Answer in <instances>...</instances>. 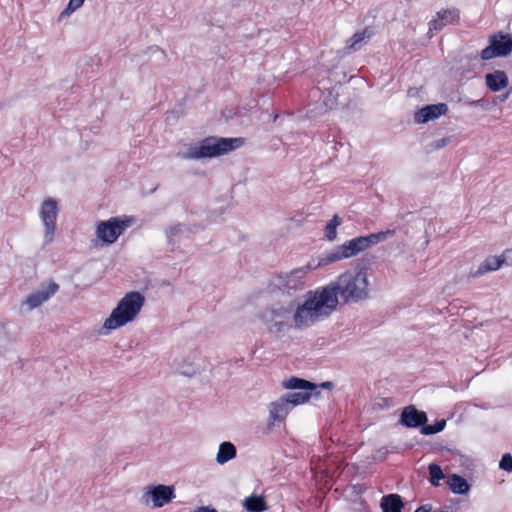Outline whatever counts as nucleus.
<instances>
[{"label": "nucleus", "mask_w": 512, "mask_h": 512, "mask_svg": "<svg viewBox=\"0 0 512 512\" xmlns=\"http://www.w3.org/2000/svg\"><path fill=\"white\" fill-rule=\"evenodd\" d=\"M444 26L441 24V21L440 19H435V20H432L429 22V31H439L443 28Z\"/></svg>", "instance_id": "nucleus-35"}, {"label": "nucleus", "mask_w": 512, "mask_h": 512, "mask_svg": "<svg viewBox=\"0 0 512 512\" xmlns=\"http://www.w3.org/2000/svg\"><path fill=\"white\" fill-rule=\"evenodd\" d=\"M258 317L266 326L267 331L277 337H283L293 327L295 329L307 328L323 320L320 310L317 308L313 291L307 293V298L303 303H299L296 299L277 302L262 310Z\"/></svg>", "instance_id": "nucleus-1"}, {"label": "nucleus", "mask_w": 512, "mask_h": 512, "mask_svg": "<svg viewBox=\"0 0 512 512\" xmlns=\"http://www.w3.org/2000/svg\"><path fill=\"white\" fill-rule=\"evenodd\" d=\"M155 52H159L161 55H164V51L160 50L159 48H155Z\"/></svg>", "instance_id": "nucleus-42"}, {"label": "nucleus", "mask_w": 512, "mask_h": 512, "mask_svg": "<svg viewBox=\"0 0 512 512\" xmlns=\"http://www.w3.org/2000/svg\"><path fill=\"white\" fill-rule=\"evenodd\" d=\"M58 213L59 208L56 199L48 197L42 202L40 217L45 227L44 245L51 243L54 239Z\"/></svg>", "instance_id": "nucleus-7"}, {"label": "nucleus", "mask_w": 512, "mask_h": 512, "mask_svg": "<svg viewBox=\"0 0 512 512\" xmlns=\"http://www.w3.org/2000/svg\"><path fill=\"white\" fill-rule=\"evenodd\" d=\"M237 450L233 443L229 441L222 442L216 455L218 464H225L236 457Z\"/></svg>", "instance_id": "nucleus-23"}, {"label": "nucleus", "mask_w": 512, "mask_h": 512, "mask_svg": "<svg viewBox=\"0 0 512 512\" xmlns=\"http://www.w3.org/2000/svg\"><path fill=\"white\" fill-rule=\"evenodd\" d=\"M468 106L470 107H478V108H481L483 110H486L488 108V101L484 98L482 99H478V100H472V101H468L466 103Z\"/></svg>", "instance_id": "nucleus-32"}, {"label": "nucleus", "mask_w": 512, "mask_h": 512, "mask_svg": "<svg viewBox=\"0 0 512 512\" xmlns=\"http://www.w3.org/2000/svg\"><path fill=\"white\" fill-rule=\"evenodd\" d=\"M448 106L445 103L428 104L414 114V121L418 124L427 123L446 114Z\"/></svg>", "instance_id": "nucleus-13"}, {"label": "nucleus", "mask_w": 512, "mask_h": 512, "mask_svg": "<svg viewBox=\"0 0 512 512\" xmlns=\"http://www.w3.org/2000/svg\"><path fill=\"white\" fill-rule=\"evenodd\" d=\"M445 426H446L445 419H438L432 425H430L426 422V424H424V426L422 427V434L426 435V436L437 434V433L443 431Z\"/></svg>", "instance_id": "nucleus-29"}, {"label": "nucleus", "mask_w": 512, "mask_h": 512, "mask_svg": "<svg viewBox=\"0 0 512 512\" xmlns=\"http://www.w3.org/2000/svg\"><path fill=\"white\" fill-rule=\"evenodd\" d=\"M317 386H318V389L319 388L331 389L333 387V383L330 381H326V382H322L320 385H317Z\"/></svg>", "instance_id": "nucleus-40"}, {"label": "nucleus", "mask_w": 512, "mask_h": 512, "mask_svg": "<svg viewBox=\"0 0 512 512\" xmlns=\"http://www.w3.org/2000/svg\"><path fill=\"white\" fill-rule=\"evenodd\" d=\"M432 510L431 504H423L419 506L414 512H430Z\"/></svg>", "instance_id": "nucleus-39"}, {"label": "nucleus", "mask_w": 512, "mask_h": 512, "mask_svg": "<svg viewBox=\"0 0 512 512\" xmlns=\"http://www.w3.org/2000/svg\"><path fill=\"white\" fill-rule=\"evenodd\" d=\"M84 1L85 0H69L66 8L61 12L59 20L65 16H69L71 13L80 8L84 4Z\"/></svg>", "instance_id": "nucleus-30"}, {"label": "nucleus", "mask_w": 512, "mask_h": 512, "mask_svg": "<svg viewBox=\"0 0 512 512\" xmlns=\"http://www.w3.org/2000/svg\"><path fill=\"white\" fill-rule=\"evenodd\" d=\"M512 52V35L502 32L489 37V45L480 52L482 60H490L496 57H506Z\"/></svg>", "instance_id": "nucleus-6"}, {"label": "nucleus", "mask_w": 512, "mask_h": 512, "mask_svg": "<svg viewBox=\"0 0 512 512\" xmlns=\"http://www.w3.org/2000/svg\"><path fill=\"white\" fill-rule=\"evenodd\" d=\"M441 24L443 26L447 24H452L454 22H457L459 20V11L457 9H446L439 11L437 13Z\"/></svg>", "instance_id": "nucleus-28"}, {"label": "nucleus", "mask_w": 512, "mask_h": 512, "mask_svg": "<svg viewBox=\"0 0 512 512\" xmlns=\"http://www.w3.org/2000/svg\"><path fill=\"white\" fill-rule=\"evenodd\" d=\"M342 224V218L337 214L333 215L324 229V236L328 241H334L337 238V228Z\"/></svg>", "instance_id": "nucleus-26"}, {"label": "nucleus", "mask_w": 512, "mask_h": 512, "mask_svg": "<svg viewBox=\"0 0 512 512\" xmlns=\"http://www.w3.org/2000/svg\"><path fill=\"white\" fill-rule=\"evenodd\" d=\"M460 73V75L462 77H467L469 78V76H467L468 73H471L472 72V68H471V65H470V62H467L466 65L464 64H461L458 69H457Z\"/></svg>", "instance_id": "nucleus-34"}, {"label": "nucleus", "mask_w": 512, "mask_h": 512, "mask_svg": "<svg viewBox=\"0 0 512 512\" xmlns=\"http://www.w3.org/2000/svg\"><path fill=\"white\" fill-rule=\"evenodd\" d=\"M313 296L324 320L336 310L338 296L344 303H357L368 297L367 274L363 269L346 271L335 282L313 291Z\"/></svg>", "instance_id": "nucleus-2"}, {"label": "nucleus", "mask_w": 512, "mask_h": 512, "mask_svg": "<svg viewBox=\"0 0 512 512\" xmlns=\"http://www.w3.org/2000/svg\"><path fill=\"white\" fill-rule=\"evenodd\" d=\"M321 395L320 391L310 392V391H300V392H291L283 395L291 409L299 404H303L308 402L311 398L318 399Z\"/></svg>", "instance_id": "nucleus-19"}, {"label": "nucleus", "mask_w": 512, "mask_h": 512, "mask_svg": "<svg viewBox=\"0 0 512 512\" xmlns=\"http://www.w3.org/2000/svg\"><path fill=\"white\" fill-rule=\"evenodd\" d=\"M500 258L505 259L504 264H512V249L506 250Z\"/></svg>", "instance_id": "nucleus-36"}, {"label": "nucleus", "mask_w": 512, "mask_h": 512, "mask_svg": "<svg viewBox=\"0 0 512 512\" xmlns=\"http://www.w3.org/2000/svg\"><path fill=\"white\" fill-rule=\"evenodd\" d=\"M59 290V285L50 281L48 284H42L41 287L28 295L23 302V306H27V310L31 311L41 306L51 296H53Z\"/></svg>", "instance_id": "nucleus-10"}, {"label": "nucleus", "mask_w": 512, "mask_h": 512, "mask_svg": "<svg viewBox=\"0 0 512 512\" xmlns=\"http://www.w3.org/2000/svg\"><path fill=\"white\" fill-rule=\"evenodd\" d=\"M373 35V32L368 28L363 29L360 32H356L348 41V48L354 51L360 49L362 43H366Z\"/></svg>", "instance_id": "nucleus-25"}, {"label": "nucleus", "mask_w": 512, "mask_h": 512, "mask_svg": "<svg viewBox=\"0 0 512 512\" xmlns=\"http://www.w3.org/2000/svg\"><path fill=\"white\" fill-rule=\"evenodd\" d=\"M175 498V489L171 485H152L148 487V490L142 496V499L146 504L149 500L152 502V507L160 508L171 502Z\"/></svg>", "instance_id": "nucleus-8"}, {"label": "nucleus", "mask_w": 512, "mask_h": 512, "mask_svg": "<svg viewBox=\"0 0 512 512\" xmlns=\"http://www.w3.org/2000/svg\"><path fill=\"white\" fill-rule=\"evenodd\" d=\"M244 143L242 137H215L209 136L194 146H189L186 152H179L177 156L181 159H203L214 158L228 154L241 147Z\"/></svg>", "instance_id": "nucleus-3"}, {"label": "nucleus", "mask_w": 512, "mask_h": 512, "mask_svg": "<svg viewBox=\"0 0 512 512\" xmlns=\"http://www.w3.org/2000/svg\"><path fill=\"white\" fill-rule=\"evenodd\" d=\"M193 512H218V511L215 508L210 507V506H201V507H198Z\"/></svg>", "instance_id": "nucleus-37"}, {"label": "nucleus", "mask_w": 512, "mask_h": 512, "mask_svg": "<svg viewBox=\"0 0 512 512\" xmlns=\"http://www.w3.org/2000/svg\"><path fill=\"white\" fill-rule=\"evenodd\" d=\"M311 267L305 266L296 268L289 273L281 274L279 275L280 280V286L287 291L288 293L291 290H300L304 287L303 278L305 277L308 270H310Z\"/></svg>", "instance_id": "nucleus-12"}, {"label": "nucleus", "mask_w": 512, "mask_h": 512, "mask_svg": "<svg viewBox=\"0 0 512 512\" xmlns=\"http://www.w3.org/2000/svg\"><path fill=\"white\" fill-rule=\"evenodd\" d=\"M485 83L489 90L498 92L506 88L509 84L507 74L502 70H494L485 75Z\"/></svg>", "instance_id": "nucleus-16"}, {"label": "nucleus", "mask_w": 512, "mask_h": 512, "mask_svg": "<svg viewBox=\"0 0 512 512\" xmlns=\"http://www.w3.org/2000/svg\"><path fill=\"white\" fill-rule=\"evenodd\" d=\"M248 512H263L267 509V503L262 496L251 495L243 503Z\"/></svg>", "instance_id": "nucleus-24"}, {"label": "nucleus", "mask_w": 512, "mask_h": 512, "mask_svg": "<svg viewBox=\"0 0 512 512\" xmlns=\"http://www.w3.org/2000/svg\"><path fill=\"white\" fill-rule=\"evenodd\" d=\"M395 234V230L387 229L385 231H380L377 233H371L366 236L355 237L356 244L358 245V249L361 252L369 249L370 247L384 242L387 239L393 237Z\"/></svg>", "instance_id": "nucleus-14"}, {"label": "nucleus", "mask_w": 512, "mask_h": 512, "mask_svg": "<svg viewBox=\"0 0 512 512\" xmlns=\"http://www.w3.org/2000/svg\"><path fill=\"white\" fill-rule=\"evenodd\" d=\"M429 482L432 486L437 487L440 485V480L445 478V474L441 466L437 463L428 465Z\"/></svg>", "instance_id": "nucleus-27"}, {"label": "nucleus", "mask_w": 512, "mask_h": 512, "mask_svg": "<svg viewBox=\"0 0 512 512\" xmlns=\"http://www.w3.org/2000/svg\"><path fill=\"white\" fill-rule=\"evenodd\" d=\"M383 512H402L404 503L398 494H388L382 497L380 503Z\"/></svg>", "instance_id": "nucleus-21"}, {"label": "nucleus", "mask_w": 512, "mask_h": 512, "mask_svg": "<svg viewBox=\"0 0 512 512\" xmlns=\"http://www.w3.org/2000/svg\"><path fill=\"white\" fill-rule=\"evenodd\" d=\"M505 262V259H501L497 256H489L487 257L477 269H471L469 272V277L477 278L488 272L498 270Z\"/></svg>", "instance_id": "nucleus-17"}, {"label": "nucleus", "mask_w": 512, "mask_h": 512, "mask_svg": "<svg viewBox=\"0 0 512 512\" xmlns=\"http://www.w3.org/2000/svg\"><path fill=\"white\" fill-rule=\"evenodd\" d=\"M510 95V92H506L504 94H501V95H498L495 99H494V103L497 104V103H500V102H504L505 100L508 99Z\"/></svg>", "instance_id": "nucleus-38"}, {"label": "nucleus", "mask_w": 512, "mask_h": 512, "mask_svg": "<svg viewBox=\"0 0 512 512\" xmlns=\"http://www.w3.org/2000/svg\"><path fill=\"white\" fill-rule=\"evenodd\" d=\"M181 373L186 376H192L196 373V370L194 368H190L182 371Z\"/></svg>", "instance_id": "nucleus-41"}, {"label": "nucleus", "mask_w": 512, "mask_h": 512, "mask_svg": "<svg viewBox=\"0 0 512 512\" xmlns=\"http://www.w3.org/2000/svg\"><path fill=\"white\" fill-rule=\"evenodd\" d=\"M144 302L145 298L140 292L132 291L127 293L105 320L103 328L115 330L133 321L140 313Z\"/></svg>", "instance_id": "nucleus-4"}, {"label": "nucleus", "mask_w": 512, "mask_h": 512, "mask_svg": "<svg viewBox=\"0 0 512 512\" xmlns=\"http://www.w3.org/2000/svg\"><path fill=\"white\" fill-rule=\"evenodd\" d=\"M447 485L452 493L457 495H466L471 489L469 482L463 476L455 473L449 475Z\"/></svg>", "instance_id": "nucleus-20"}, {"label": "nucleus", "mask_w": 512, "mask_h": 512, "mask_svg": "<svg viewBox=\"0 0 512 512\" xmlns=\"http://www.w3.org/2000/svg\"><path fill=\"white\" fill-rule=\"evenodd\" d=\"M134 219L131 217H111L106 221H100L97 225V237L104 244H113L130 227Z\"/></svg>", "instance_id": "nucleus-5"}, {"label": "nucleus", "mask_w": 512, "mask_h": 512, "mask_svg": "<svg viewBox=\"0 0 512 512\" xmlns=\"http://www.w3.org/2000/svg\"><path fill=\"white\" fill-rule=\"evenodd\" d=\"M499 468L507 472H512V455L510 453H505L502 456L499 461Z\"/></svg>", "instance_id": "nucleus-31"}, {"label": "nucleus", "mask_w": 512, "mask_h": 512, "mask_svg": "<svg viewBox=\"0 0 512 512\" xmlns=\"http://www.w3.org/2000/svg\"><path fill=\"white\" fill-rule=\"evenodd\" d=\"M282 386L289 390H302L310 392L319 391L317 384L296 376H292L289 379L283 381Z\"/></svg>", "instance_id": "nucleus-18"}, {"label": "nucleus", "mask_w": 512, "mask_h": 512, "mask_svg": "<svg viewBox=\"0 0 512 512\" xmlns=\"http://www.w3.org/2000/svg\"><path fill=\"white\" fill-rule=\"evenodd\" d=\"M359 253L358 245L353 238L323 254L319 259L318 266H324L342 259H347L356 256Z\"/></svg>", "instance_id": "nucleus-9"}, {"label": "nucleus", "mask_w": 512, "mask_h": 512, "mask_svg": "<svg viewBox=\"0 0 512 512\" xmlns=\"http://www.w3.org/2000/svg\"><path fill=\"white\" fill-rule=\"evenodd\" d=\"M428 422L426 412L418 410L414 405L406 406L402 409L399 423L406 428H420L422 433V427Z\"/></svg>", "instance_id": "nucleus-11"}, {"label": "nucleus", "mask_w": 512, "mask_h": 512, "mask_svg": "<svg viewBox=\"0 0 512 512\" xmlns=\"http://www.w3.org/2000/svg\"><path fill=\"white\" fill-rule=\"evenodd\" d=\"M451 141V138L450 137H443L441 139H438V140H435L431 146L434 148V149H441V148H444L445 146H447Z\"/></svg>", "instance_id": "nucleus-33"}, {"label": "nucleus", "mask_w": 512, "mask_h": 512, "mask_svg": "<svg viewBox=\"0 0 512 512\" xmlns=\"http://www.w3.org/2000/svg\"><path fill=\"white\" fill-rule=\"evenodd\" d=\"M204 227L201 226V225H193V226H189V225H186L184 223H176L175 225H172L170 227H168L166 230H165V234H166V237H167V240H168V243L169 244H172L173 243V238L184 233V232H187V233H194L196 232L197 230H201L203 229Z\"/></svg>", "instance_id": "nucleus-22"}, {"label": "nucleus", "mask_w": 512, "mask_h": 512, "mask_svg": "<svg viewBox=\"0 0 512 512\" xmlns=\"http://www.w3.org/2000/svg\"><path fill=\"white\" fill-rule=\"evenodd\" d=\"M291 407L285 400L283 396H281L276 401L271 402L268 405L269 411V419L268 425H274L276 422H283L290 412Z\"/></svg>", "instance_id": "nucleus-15"}]
</instances>
